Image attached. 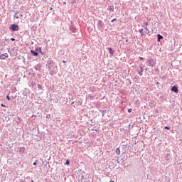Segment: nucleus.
Returning <instances> with one entry per match:
<instances>
[{"label": "nucleus", "mask_w": 182, "mask_h": 182, "mask_svg": "<svg viewBox=\"0 0 182 182\" xmlns=\"http://www.w3.org/2000/svg\"><path fill=\"white\" fill-rule=\"evenodd\" d=\"M47 66L50 70V75H53V72H55V69L53 68L55 63H53L52 60H48L47 62Z\"/></svg>", "instance_id": "f257e3e1"}, {"label": "nucleus", "mask_w": 182, "mask_h": 182, "mask_svg": "<svg viewBox=\"0 0 182 182\" xmlns=\"http://www.w3.org/2000/svg\"><path fill=\"white\" fill-rule=\"evenodd\" d=\"M9 30L12 31V32H16V31H19V26L18 24H11L9 26Z\"/></svg>", "instance_id": "f03ea898"}, {"label": "nucleus", "mask_w": 182, "mask_h": 182, "mask_svg": "<svg viewBox=\"0 0 182 182\" xmlns=\"http://www.w3.org/2000/svg\"><path fill=\"white\" fill-rule=\"evenodd\" d=\"M148 65L149 66H151V68H153V66L156 65V63L154 62V60H153L152 58H149L148 60Z\"/></svg>", "instance_id": "7ed1b4c3"}, {"label": "nucleus", "mask_w": 182, "mask_h": 182, "mask_svg": "<svg viewBox=\"0 0 182 182\" xmlns=\"http://www.w3.org/2000/svg\"><path fill=\"white\" fill-rule=\"evenodd\" d=\"M97 25L99 28H104L105 27V23H103V21H102V20L98 21V23H97Z\"/></svg>", "instance_id": "20e7f679"}, {"label": "nucleus", "mask_w": 182, "mask_h": 182, "mask_svg": "<svg viewBox=\"0 0 182 182\" xmlns=\"http://www.w3.org/2000/svg\"><path fill=\"white\" fill-rule=\"evenodd\" d=\"M171 92H174V93H178V88L177 86H173L171 89Z\"/></svg>", "instance_id": "39448f33"}, {"label": "nucleus", "mask_w": 182, "mask_h": 182, "mask_svg": "<svg viewBox=\"0 0 182 182\" xmlns=\"http://www.w3.org/2000/svg\"><path fill=\"white\" fill-rule=\"evenodd\" d=\"M107 49L109 50V53L110 55H112V56H113V55H114V53L116 51L113 50V48H107Z\"/></svg>", "instance_id": "423d86ee"}, {"label": "nucleus", "mask_w": 182, "mask_h": 182, "mask_svg": "<svg viewBox=\"0 0 182 182\" xmlns=\"http://www.w3.org/2000/svg\"><path fill=\"white\" fill-rule=\"evenodd\" d=\"M41 68H42V65H39V64H37V65H36L34 66V69H35L36 70H41Z\"/></svg>", "instance_id": "0eeeda50"}, {"label": "nucleus", "mask_w": 182, "mask_h": 182, "mask_svg": "<svg viewBox=\"0 0 182 182\" xmlns=\"http://www.w3.org/2000/svg\"><path fill=\"white\" fill-rule=\"evenodd\" d=\"M108 11H109V12H114V6H108Z\"/></svg>", "instance_id": "6e6552de"}, {"label": "nucleus", "mask_w": 182, "mask_h": 182, "mask_svg": "<svg viewBox=\"0 0 182 182\" xmlns=\"http://www.w3.org/2000/svg\"><path fill=\"white\" fill-rule=\"evenodd\" d=\"M19 153L20 154H23L25 153V147L19 148Z\"/></svg>", "instance_id": "1a4fd4ad"}, {"label": "nucleus", "mask_w": 182, "mask_h": 182, "mask_svg": "<svg viewBox=\"0 0 182 182\" xmlns=\"http://www.w3.org/2000/svg\"><path fill=\"white\" fill-rule=\"evenodd\" d=\"M30 52H31V55H33V56H38V52H36V50H31Z\"/></svg>", "instance_id": "9d476101"}, {"label": "nucleus", "mask_w": 182, "mask_h": 182, "mask_svg": "<svg viewBox=\"0 0 182 182\" xmlns=\"http://www.w3.org/2000/svg\"><path fill=\"white\" fill-rule=\"evenodd\" d=\"M35 51L37 52L38 55H39V53H42V48H36Z\"/></svg>", "instance_id": "9b49d317"}, {"label": "nucleus", "mask_w": 182, "mask_h": 182, "mask_svg": "<svg viewBox=\"0 0 182 182\" xmlns=\"http://www.w3.org/2000/svg\"><path fill=\"white\" fill-rule=\"evenodd\" d=\"M161 39H163V36L158 34L157 35V41L158 42H160V41H161Z\"/></svg>", "instance_id": "f8f14e48"}, {"label": "nucleus", "mask_w": 182, "mask_h": 182, "mask_svg": "<svg viewBox=\"0 0 182 182\" xmlns=\"http://www.w3.org/2000/svg\"><path fill=\"white\" fill-rule=\"evenodd\" d=\"M18 14H19V12L16 11L14 16L16 19H19L20 18L19 16H18Z\"/></svg>", "instance_id": "ddd939ff"}, {"label": "nucleus", "mask_w": 182, "mask_h": 182, "mask_svg": "<svg viewBox=\"0 0 182 182\" xmlns=\"http://www.w3.org/2000/svg\"><path fill=\"white\" fill-rule=\"evenodd\" d=\"M115 153L119 156V154H120V149L117 148Z\"/></svg>", "instance_id": "4468645a"}, {"label": "nucleus", "mask_w": 182, "mask_h": 182, "mask_svg": "<svg viewBox=\"0 0 182 182\" xmlns=\"http://www.w3.org/2000/svg\"><path fill=\"white\" fill-rule=\"evenodd\" d=\"M0 59H1V60H5V59H6V58H5V56L4 55V54H1V55H0Z\"/></svg>", "instance_id": "2eb2a0df"}, {"label": "nucleus", "mask_w": 182, "mask_h": 182, "mask_svg": "<svg viewBox=\"0 0 182 182\" xmlns=\"http://www.w3.org/2000/svg\"><path fill=\"white\" fill-rule=\"evenodd\" d=\"M139 33L143 36V28L139 30Z\"/></svg>", "instance_id": "dca6fc26"}, {"label": "nucleus", "mask_w": 182, "mask_h": 182, "mask_svg": "<svg viewBox=\"0 0 182 182\" xmlns=\"http://www.w3.org/2000/svg\"><path fill=\"white\" fill-rule=\"evenodd\" d=\"M4 55V58L6 59V58H9L8 53L3 54Z\"/></svg>", "instance_id": "f3484780"}, {"label": "nucleus", "mask_w": 182, "mask_h": 182, "mask_svg": "<svg viewBox=\"0 0 182 182\" xmlns=\"http://www.w3.org/2000/svg\"><path fill=\"white\" fill-rule=\"evenodd\" d=\"M70 163V161H69V159H67L65 161V164L68 165Z\"/></svg>", "instance_id": "a211bd4d"}, {"label": "nucleus", "mask_w": 182, "mask_h": 182, "mask_svg": "<svg viewBox=\"0 0 182 182\" xmlns=\"http://www.w3.org/2000/svg\"><path fill=\"white\" fill-rule=\"evenodd\" d=\"M139 76H143V71H139Z\"/></svg>", "instance_id": "6ab92c4d"}, {"label": "nucleus", "mask_w": 182, "mask_h": 182, "mask_svg": "<svg viewBox=\"0 0 182 182\" xmlns=\"http://www.w3.org/2000/svg\"><path fill=\"white\" fill-rule=\"evenodd\" d=\"M133 111V109L132 108L128 109V113H132V112Z\"/></svg>", "instance_id": "aec40b11"}, {"label": "nucleus", "mask_w": 182, "mask_h": 182, "mask_svg": "<svg viewBox=\"0 0 182 182\" xmlns=\"http://www.w3.org/2000/svg\"><path fill=\"white\" fill-rule=\"evenodd\" d=\"M164 129H165V130H170V127H165Z\"/></svg>", "instance_id": "412c9836"}, {"label": "nucleus", "mask_w": 182, "mask_h": 182, "mask_svg": "<svg viewBox=\"0 0 182 182\" xmlns=\"http://www.w3.org/2000/svg\"><path fill=\"white\" fill-rule=\"evenodd\" d=\"M6 99H7V100H11V97H9V95L6 96Z\"/></svg>", "instance_id": "4be33fe9"}, {"label": "nucleus", "mask_w": 182, "mask_h": 182, "mask_svg": "<svg viewBox=\"0 0 182 182\" xmlns=\"http://www.w3.org/2000/svg\"><path fill=\"white\" fill-rule=\"evenodd\" d=\"M115 21H117V18H114V19H112V20L111 21V22L113 23V22H115Z\"/></svg>", "instance_id": "5701e85b"}, {"label": "nucleus", "mask_w": 182, "mask_h": 182, "mask_svg": "<svg viewBox=\"0 0 182 182\" xmlns=\"http://www.w3.org/2000/svg\"><path fill=\"white\" fill-rule=\"evenodd\" d=\"M101 112L102 113V117L105 116V111L102 110Z\"/></svg>", "instance_id": "b1692460"}, {"label": "nucleus", "mask_w": 182, "mask_h": 182, "mask_svg": "<svg viewBox=\"0 0 182 182\" xmlns=\"http://www.w3.org/2000/svg\"><path fill=\"white\" fill-rule=\"evenodd\" d=\"M144 29H146V32H148V33H149V29L147 28V27H145Z\"/></svg>", "instance_id": "393cba45"}, {"label": "nucleus", "mask_w": 182, "mask_h": 182, "mask_svg": "<svg viewBox=\"0 0 182 182\" xmlns=\"http://www.w3.org/2000/svg\"><path fill=\"white\" fill-rule=\"evenodd\" d=\"M38 162V161H36L33 164V166H36V163Z\"/></svg>", "instance_id": "a878e982"}, {"label": "nucleus", "mask_w": 182, "mask_h": 182, "mask_svg": "<svg viewBox=\"0 0 182 182\" xmlns=\"http://www.w3.org/2000/svg\"><path fill=\"white\" fill-rule=\"evenodd\" d=\"M11 41H12V42H15V38H11Z\"/></svg>", "instance_id": "bb28decb"}, {"label": "nucleus", "mask_w": 182, "mask_h": 182, "mask_svg": "<svg viewBox=\"0 0 182 182\" xmlns=\"http://www.w3.org/2000/svg\"><path fill=\"white\" fill-rule=\"evenodd\" d=\"M139 59H140L141 60H144V58H142V57H139Z\"/></svg>", "instance_id": "cd10ccee"}, {"label": "nucleus", "mask_w": 182, "mask_h": 182, "mask_svg": "<svg viewBox=\"0 0 182 182\" xmlns=\"http://www.w3.org/2000/svg\"><path fill=\"white\" fill-rule=\"evenodd\" d=\"M73 32H76L75 31H76V28H73Z\"/></svg>", "instance_id": "c85d7f7f"}, {"label": "nucleus", "mask_w": 182, "mask_h": 182, "mask_svg": "<svg viewBox=\"0 0 182 182\" xmlns=\"http://www.w3.org/2000/svg\"><path fill=\"white\" fill-rule=\"evenodd\" d=\"M141 68V72H143L144 69L143 67H140Z\"/></svg>", "instance_id": "c756f323"}, {"label": "nucleus", "mask_w": 182, "mask_h": 182, "mask_svg": "<svg viewBox=\"0 0 182 182\" xmlns=\"http://www.w3.org/2000/svg\"><path fill=\"white\" fill-rule=\"evenodd\" d=\"M20 16H21V18H23V14H20Z\"/></svg>", "instance_id": "7c9ffc66"}, {"label": "nucleus", "mask_w": 182, "mask_h": 182, "mask_svg": "<svg viewBox=\"0 0 182 182\" xmlns=\"http://www.w3.org/2000/svg\"><path fill=\"white\" fill-rule=\"evenodd\" d=\"M2 107H5V105L4 104H1Z\"/></svg>", "instance_id": "2f4dec72"}, {"label": "nucleus", "mask_w": 182, "mask_h": 182, "mask_svg": "<svg viewBox=\"0 0 182 182\" xmlns=\"http://www.w3.org/2000/svg\"><path fill=\"white\" fill-rule=\"evenodd\" d=\"M145 25H146V26L149 25V23H148V22H146V23H145Z\"/></svg>", "instance_id": "473e14b6"}, {"label": "nucleus", "mask_w": 182, "mask_h": 182, "mask_svg": "<svg viewBox=\"0 0 182 182\" xmlns=\"http://www.w3.org/2000/svg\"><path fill=\"white\" fill-rule=\"evenodd\" d=\"M125 42H129V39H126Z\"/></svg>", "instance_id": "72a5a7b5"}, {"label": "nucleus", "mask_w": 182, "mask_h": 182, "mask_svg": "<svg viewBox=\"0 0 182 182\" xmlns=\"http://www.w3.org/2000/svg\"><path fill=\"white\" fill-rule=\"evenodd\" d=\"M63 63H66V61H65V60H63Z\"/></svg>", "instance_id": "f704fd0d"}, {"label": "nucleus", "mask_w": 182, "mask_h": 182, "mask_svg": "<svg viewBox=\"0 0 182 182\" xmlns=\"http://www.w3.org/2000/svg\"><path fill=\"white\" fill-rule=\"evenodd\" d=\"M156 85H160V82H156Z\"/></svg>", "instance_id": "c9c22d12"}, {"label": "nucleus", "mask_w": 182, "mask_h": 182, "mask_svg": "<svg viewBox=\"0 0 182 182\" xmlns=\"http://www.w3.org/2000/svg\"><path fill=\"white\" fill-rule=\"evenodd\" d=\"M109 182H114V181H110Z\"/></svg>", "instance_id": "e433bc0d"}, {"label": "nucleus", "mask_w": 182, "mask_h": 182, "mask_svg": "<svg viewBox=\"0 0 182 182\" xmlns=\"http://www.w3.org/2000/svg\"><path fill=\"white\" fill-rule=\"evenodd\" d=\"M64 4H66V2H64Z\"/></svg>", "instance_id": "4c0bfd02"}, {"label": "nucleus", "mask_w": 182, "mask_h": 182, "mask_svg": "<svg viewBox=\"0 0 182 182\" xmlns=\"http://www.w3.org/2000/svg\"><path fill=\"white\" fill-rule=\"evenodd\" d=\"M52 9H52V8H50V11H52Z\"/></svg>", "instance_id": "58836bf2"}, {"label": "nucleus", "mask_w": 182, "mask_h": 182, "mask_svg": "<svg viewBox=\"0 0 182 182\" xmlns=\"http://www.w3.org/2000/svg\"><path fill=\"white\" fill-rule=\"evenodd\" d=\"M145 70H146V71H147V68H146V69H145Z\"/></svg>", "instance_id": "ea45409f"}]
</instances>
